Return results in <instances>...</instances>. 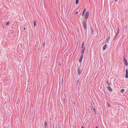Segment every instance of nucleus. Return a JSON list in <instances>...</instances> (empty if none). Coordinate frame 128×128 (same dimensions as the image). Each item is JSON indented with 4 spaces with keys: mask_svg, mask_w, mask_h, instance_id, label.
<instances>
[{
    "mask_svg": "<svg viewBox=\"0 0 128 128\" xmlns=\"http://www.w3.org/2000/svg\"><path fill=\"white\" fill-rule=\"evenodd\" d=\"M78 12H76V13H75V14H78Z\"/></svg>",
    "mask_w": 128,
    "mask_h": 128,
    "instance_id": "393cba45",
    "label": "nucleus"
},
{
    "mask_svg": "<svg viewBox=\"0 0 128 128\" xmlns=\"http://www.w3.org/2000/svg\"><path fill=\"white\" fill-rule=\"evenodd\" d=\"M92 108L93 109V110L94 112V113L96 114V111L95 110L94 108Z\"/></svg>",
    "mask_w": 128,
    "mask_h": 128,
    "instance_id": "f8f14e48",
    "label": "nucleus"
},
{
    "mask_svg": "<svg viewBox=\"0 0 128 128\" xmlns=\"http://www.w3.org/2000/svg\"><path fill=\"white\" fill-rule=\"evenodd\" d=\"M124 62L126 66L128 65V63L127 60L124 57Z\"/></svg>",
    "mask_w": 128,
    "mask_h": 128,
    "instance_id": "20e7f679",
    "label": "nucleus"
},
{
    "mask_svg": "<svg viewBox=\"0 0 128 128\" xmlns=\"http://www.w3.org/2000/svg\"><path fill=\"white\" fill-rule=\"evenodd\" d=\"M108 90L111 92H112V89L110 87V86H108Z\"/></svg>",
    "mask_w": 128,
    "mask_h": 128,
    "instance_id": "39448f33",
    "label": "nucleus"
},
{
    "mask_svg": "<svg viewBox=\"0 0 128 128\" xmlns=\"http://www.w3.org/2000/svg\"><path fill=\"white\" fill-rule=\"evenodd\" d=\"M96 128H98V127L97 126H96Z\"/></svg>",
    "mask_w": 128,
    "mask_h": 128,
    "instance_id": "72a5a7b5",
    "label": "nucleus"
},
{
    "mask_svg": "<svg viewBox=\"0 0 128 128\" xmlns=\"http://www.w3.org/2000/svg\"><path fill=\"white\" fill-rule=\"evenodd\" d=\"M91 30V34H93L94 33V31L93 29H92V27H90Z\"/></svg>",
    "mask_w": 128,
    "mask_h": 128,
    "instance_id": "9d476101",
    "label": "nucleus"
},
{
    "mask_svg": "<svg viewBox=\"0 0 128 128\" xmlns=\"http://www.w3.org/2000/svg\"><path fill=\"white\" fill-rule=\"evenodd\" d=\"M82 59L81 58H80V59L79 60V62L80 63H81L82 60Z\"/></svg>",
    "mask_w": 128,
    "mask_h": 128,
    "instance_id": "4468645a",
    "label": "nucleus"
},
{
    "mask_svg": "<svg viewBox=\"0 0 128 128\" xmlns=\"http://www.w3.org/2000/svg\"><path fill=\"white\" fill-rule=\"evenodd\" d=\"M107 105L109 107H110V104L108 103H107Z\"/></svg>",
    "mask_w": 128,
    "mask_h": 128,
    "instance_id": "5701e85b",
    "label": "nucleus"
},
{
    "mask_svg": "<svg viewBox=\"0 0 128 128\" xmlns=\"http://www.w3.org/2000/svg\"><path fill=\"white\" fill-rule=\"evenodd\" d=\"M106 83L108 84L109 86H110V82H108V80L106 82Z\"/></svg>",
    "mask_w": 128,
    "mask_h": 128,
    "instance_id": "a211bd4d",
    "label": "nucleus"
},
{
    "mask_svg": "<svg viewBox=\"0 0 128 128\" xmlns=\"http://www.w3.org/2000/svg\"><path fill=\"white\" fill-rule=\"evenodd\" d=\"M83 56V54H81L80 55V58L82 59Z\"/></svg>",
    "mask_w": 128,
    "mask_h": 128,
    "instance_id": "aec40b11",
    "label": "nucleus"
},
{
    "mask_svg": "<svg viewBox=\"0 0 128 128\" xmlns=\"http://www.w3.org/2000/svg\"><path fill=\"white\" fill-rule=\"evenodd\" d=\"M81 128H84V126H82V127H81Z\"/></svg>",
    "mask_w": 128,
    "mask_h": 128,
    "instance_id": "c85d7f7f",
    "label": "nucleus"
},
{
    "mask_svg": "<svg viewBox=\"0 0 128 128\" xmlns=\"http://www.w3.org/2000/svg\"><path fill=\"white\" fill-rule=\"evenodd\" d=\"M79 79H78V80H77V82H76V86H77L78 85V82H79Z\"/></svg>",
    "mask_w": 128,
    "mask_h": 128,
    "instance_id": "2eb2a0df",
    "label": "nucleus"
},
{
    "mask_svg": "<svg viewBox=\"0 0 128 128\" xmlns=\"http://www.w3.org/2000/svg\"><path fill=\"white\" fill-rule=\"evenodd\" d=\"M124 90H125L124 89H122L121 90H120V92L121 93H123L124 92Z\"/></svg>",
    "mask_w": 128,
    "mask_h": 128,
    "instance_id": "ddd939ff",
    "label": "nucleus"
},
{
    "mask_svg": "<svg viewBox=\"0 0 128 128\" xmlns=\"http://www.w3.org/2000/svg\"><path fill=\"white\" fill-rule=\"evenodd\" d=\"M125 77L126 78H128V74H126Z\"/></svg>",
    "mask_w": 128,
    "mask_h": 128,
    "instance_id": "412c9836",
    "label": "nucleus"
},
{
    "mask_svg": "<svg viewBox=\"0 0 128 128\" xmlns=\"http://www.w3.org/2000/svg\"><path fill=\"white\" fill-rule=\"evenodd\" d=\"M117 36H118L116 34V35H115V36H114V38L113 39L115 40L116 39V38Z\"/></svg>",
    "mask_w": 128,
    "mask_h": 128,
    "instance_id": "4be33fe9",
    "label": "nucleus"
},
{
    "mask_svg": "<svg viewBox=\"0 0 128 128\" xmlns=\"http://www.w3.org/2000/svg\"><path fill=\"white\" fill-rule=\"evenodd\" d=\"M78 0H76V5H77L78 4Z\"/></svg>",
    "mask_w": 128,
    "mask_h": 128,
    "instance_id": "6ab92c4d",
    "label": "nucleus"
},
{
    "mask_svg": "<svg viewBox=\"0 0 128 128\" xmlns=\"http://www.w3.org/2000/svg\"><path fill=\"white\" fill-rule=\"evenodd\" d=\"M26 28H24V30H26Z\"/></svg>",
    "mask_w": 128,
    "mask_h": 128,
    "instance_id": "473e14b6",
    "label": "nucleus"
},
{
    "mask_svg": "<svg viewBox=\"0 0 128 128\" xmlns=\"http://www.w3.org/2000/svg\"><path fill=\"white\" fill-rule=\"evenodd\" d=\"M86 8H84V10H83V12H82V16H83L84 15V13L85 12L86 10Z\"/></svg>",
    "mask_w": 128,
    "mask_h": 128,
    "instance_id": "9b49d317",
    "label": "nucleus"
},
{
    "mask_svg": "<svg viewBox=\"0 0 128 128\" xmlns=\"http://www.w3.org/2000/svg\"><path fill=\"white\" fill-rule=\"evenodd\" d=\"M47 124L46 121L45 122L44 124V128H46V126H47Z\"/></svg>",
    "mask_w": 128,
    "mask_h": 128,
    "instance_id": "1a4fd4ad",
    "label": "nucleus"
},
{
    "mask_svg": "<svg viewBox=\"0 0 128 128\" xmlns=\"http://www.w3.org/2000/svg\"><path fill=\"white\" fill-rule=\"evenodd\" d=\"M86 20L85 21H83L82 22V24H83V26H84V30H86L87 29V27L86 24Z\"/></svg>",
    "mask_w": 128,
    "mask_h": 128,
    "instance_id": "f03ea898",
    "label": "nucleus"
},
{
    "mask_svg": "<svg viewBox=\"0 0 128 128\" xmlns=\"http://www.w3.org/2000/svg\"><path fill=\"white\" fill-rule=\"evenodd\" d=\"M107 46V45L106 44H105L103 47V50H105L106 49V48Z\"/></svg>",
    "mask_w": 128,
    "mask_h": 128,
    "instance_id": "0eeeda50",
    "label": "nucleus"
},
{
    "mask_svg": "<svg viewBox=\"0 0 128 128\" xmlns=\"http://www.w3.org/2000/svg\"><path fill=\"white\" fill-rule=\"evenodd\" d=\"M110 37H109L107 40H109L110 39Z\"/></svg>",
    "mask_w": 128,
    "mask_h": 128,
    "instance_id": "bb28decb",
    "label": "nucleus"
},
{
    "mask_svg": "<svg viewBox=\"0 0 128 128\" xmlns=\"http://www.w3.org/2000/svg\"><path fill=\"white\" fill-rule=\"evenodd\" d=\"M84 46H83V45H82V48H84Z\"/></svg>",
    "mask_w": 128,
    "mask_h": 128,
    "instance_id": "c756f323",
    "label": "nucleus"
},
{
    "mask_svg": "<svg viewBox=\"0 0 128 128\" xmlns=\"http://www.w3.org/2000/svg\"><path fill=\"white\" fill-rule=\"evenodd\" d=\"M85 49V47H84L83 48H82L81 50V52L82 54H83L84 53Z\"/></svg>",
    "mask_w": 128,
    "mask_h": 128,
    "instance_id": "423d86ee",
    "label": "nucleus"
},
{
    "mask_svg": "<svg viewBox=\"0 0 128 128\" xmlns=\"http://www.w3.org/2000/svg\"><path fill=\"white\" fill-rule=\"evenodd\" d=\"M34 26L35 27L36 24V20H34Z\"/></svg>",
    "mask_w": 128,
    "mask_h": 128,
    "instance_id": "6e6552de",
    "label": "nucleus"
},
{
    "mask_svg": "<svg viewBox=\"0 0 128 128\" xmlns=\"http://www.w3.org/2000/svg\"><path fill=\"white\" fill-rule=\"evenodd\" d=\"M82 45L84 46V42H82Z\"/></svg>",
    "mask_w": 128,
    "mask_h": 128,
    "instance_id": "cd10ccee",
    "label": "nucleus"
},
{
    "mask_svg": "<svg viewBox=\"0 0 128 128\" xmlns=\"http://www.w3.org/2000/svg\"><path fill=\"white\" fill-rule=\"evenodd\" d=\"M10 23V22H7L6 24V25H8Z\"/></svg>",
    "mask_w": 128,
    "mask_h": 128,
    "instance_id": "b1692460",
    "label": "nucleus"
},
{
    "mask_svg": "<svg viewBox=\"0 0 128 128\" xmlns=\"http://www.w3.org/2000/svg\"><path fill=\"white\" fill-rule=\"evenodd\" d=\"M89 15V12H87L85 13L84 14V17L86 20L88 18Z\"/></svg>",
    "mask_w": 128,
    "mask_h": 128,
    "instance_id": "7ed1b4c3",
    "label": "nucleus"
},
{
    "mask_svg": "<svg viewBox=\"0 0 128 128\" xmlns=\"http://www.w3.org/2000/svg\"><path fill=\"white\" fill-rule=\"evenodd\" d=\"M115 2H117V0H114Z\"/></svg>",
    "mask_w": 128,
    "mask_h": 128,
    "instance_id": "2f4dec72",
    "label": "nucleus"
},
{
    "mask_svg": "<svg viewBox=\"0 0 128 128\" xmlns=\"http://www.w3.org/2000/svg\"><path fill=\"white\" fill-rule=\"evenodd\" d=\"M45 44V42H44V43L43 44V46H44V45Z\"/></svg>",
    "mask_w": 128,
    "mask_h": 128,
    "instance_id": "a878e982",
    "label": "nucleus"
},
{
    "mask_svg": "<svg viewBox=\"0 0 128 128\" xmlns=\"http://www.w3.org/2000/svg\"><path fill=\"white\" fill-rule=\"evenodd\" d=\"M78 75H80L82 73L83 69L82 68L81 66H80L78 67Z\"/></svg>",
    "mask_w": 128,
    "mask_h": 128,
    "instance_id": "f257e3e1",
    "label": "nucleus"
},
{
    "mask_svg": "<svg viewBox=\"0 0 128 128\" xmlns=\"http://www.w3.org/2000/svg\"><path fill=\"white\" fill-rule=\"evenodd\" d=\"M108 40H107V41H106V43H108Z\"/></svg>",
    "mask_w": 128,
    "mask_h": 128,
    "instance_id": "7c9ffc66",
    "label": "nucleus"
},
{
    "mask_svg": "<svg viewBox=\"0 0 128 128\" xmlns=\"http://www.w3.org/2000/svg\"><path fill=\"white\" fill-rule=\"evenodd\" d=\"M126 74H128V70L127 68L126 70Z\"/></svg>",
    "mask_w": 128,
    "mask_h": 128,
    "instance_id": "dca6fc26",
    "label": "nucleus"
},
{
    "mask_svg": "<svg viewBox=\"0 0 128 128\" xmlns=\"http://www.w3.org/2000/svg\"><path fill=\"white\" fill-rule=\"evenodd\" d=\"M119 28H118V30H117V33L116 34L117 35H118V33H119Z\"/></svg>",
    "mask_w": 128,
    "mask_h": 128,
    "instance_id": "f3484780",
    "label": "nucleus"
}]
</instances>
